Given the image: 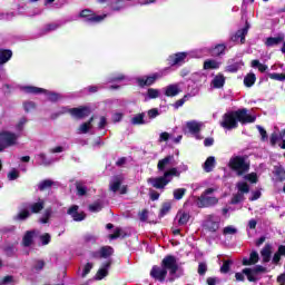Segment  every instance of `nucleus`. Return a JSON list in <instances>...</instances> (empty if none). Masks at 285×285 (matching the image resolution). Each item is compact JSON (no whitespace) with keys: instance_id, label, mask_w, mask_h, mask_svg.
Segmentation results:
<instances>
[{"instance_id":"obj_46","label":"nucleus","mask_w":285,"mask_h":285,"mask_svg":"<svg viewBox=\"0 0 285 285\" xmlns=\"http://www.w3.org/2000/svg\"><path fill=\"white\" fill-rule=\"evenodd\" d=\"M45 267H46V262L43 259H38L33 265V271H37V273H39L40 271H43Z\"/></svg>"},{"instance_id":"obj_59","label":"nucleus","mask_w":285,"mask_h":285,"mask_svg":"<svg viewBox=\"0 0 285 285\" xmlns=\"http://www.w3.org/2000/svg\"><path fill=\"white\" fill-rule=\"evenodd\" d=\"M78 213H79V206H77V205H72L67 210V214L71 215V217H73V215H77Z\"/></svg>"},{"instance_id":"obj_19","label":"nucleus","mask_w":285,"mask_h":285,"mask_svg":"<svg viewBox=\"0 0 285 285\" xmlns=\"http://www.w3.org/2000/svg\"><path fill=\"white\" fill-rule=\"evenodd\" d=\"M220 66H222V62L215 59H207L204 61L203 68L205 70H219Z\"/></svg>"},{"instance_id":"obj_7","label":"nucleus","mask_w":285,"mask_h":285,"mask_svg":"<svg viewBox=\"0 0 285 285\" xmlns=\"http://www.w3.org/2000/svg\"><path fill=\"white\" fill-rule=\"evenodd\" d=\"M163 77H164V71H158L149 76L139 77L136 79V82L138 83L139 88H146V87L153 86L154 83L159 81V79H161Z\"/></svg>"},{"instance_id":"obj_48","label":"nucleus","mask_w":285,"mask_h":285,"mask_svg":"<svg viewBox=\"0 0 285 285\" xmlns=\"http://www.w3.org/2000/svg\"><path fill=\"white\" fill-rule=\"evenodd\" d=\"M104 277H108V269L100 268L96 274V279L101 281Z\"/></svg>"},{"instance_id":"obj_15","label":"nucleus","mask_w":285,"mask_h":285,"mask_svg":"<svg viewBox=\"0 0 285 285\" xmlns=\"http://www.w3.org/2000/svg\"><path fill=\"white\" fill-rule=\"evenodd\" d=\"M181 92V89H179V85L173 83L165 88V97H177Z\"/></svg>"},{"instance_id":"obj_4","label":"nucleus","mask_w":285,"mask_h":285,"mask_svg":"<svg viewBox=\"0 0 285 285\" xmlns=\"http://www.w3.org/2000/svg\"><path fill=\"white\" fill-rule=\"evenodd\" d=\"M228 168L233 173H236L237 177L246 175L250 170V161L248 160V155L234 156L228 161Z\"/></svg>"},{"instance_id":"obj_43","label":"nucleus","mask_w":285,"mask_h":285,"mask_svg":"<svg viewBox=\"0 0 285 285\" xmlns=\"http://www.w3.org/2000/svg\"><path fill=\"white\" fill-rule=\"evenodd\" d=\"M269 79H273L274 81H285V73H268Z\"/></svg>"},{"instance_id":"obj_29","label":"nucleus","mask_w":285,"mask_h":285,"mask_svg":"<svg viewBox=\"0 0 285 285\" xmlns=\"http://www.w3.org/2000/svg\"><path fill=\"white\" fill-rule=\"evenodd\" d=\"M173 161V156H167L163 159H160L157 164V168L160 173H164L166 170V166H168Z\"/></svg>"},{"instance_id":"obj_20","label":"nucleus","mask_w":285,"mask_h":285,"mask_svg":"<svg viewBox=\"0 0 285 285\" xmlns=\"http://www.w3.org/2000/svg\"><path fill=\"white\" fill-rule=\"evenodd\" d=\"M35 230H27L23 238H22V244L26 248H29V246H32V242H35Z\"/></svg>"},{"instance_id":"obj_13","label":"nucleus","mask_w":285,"mask_h":285,"mask_svg":"<svg viewBox=\"0 0 285 285\" xmlns=\"http://www.w3.org/2000/svg\"><path fill=\"white\" fill-rule=\"evenodd\" d=\"M186 57H188L187 52H177L169 56L167 61L169 66H179V63H184V61H186Z\"/></svg>"},{"instance_id":"obj_53","label":"nucleus","mask_w":285,"mask_h":285,"mask_svg":"<svg viewBox=\"0 0 285 285\" xmlns=\"http://www.w3.org/2000/svg\"><path fill=\"white\" fill-rule=\"evenodd\" d=\"M23 108L27 112H30V110H35V108H37V104L33 101H28L23 104Z\"/></svg>"},{"instance_id":"obj_49","label":"nucleus","mask_w":285,"mask_h":285,"mask_svg":"<svg viewBox=\"0 0 285 285\" xmlns=\"http://www.w3.org/2000/svg\"><path fill=\"white\" fill-rule=\"evenodd\" d=\"M207 271H208V265H206V263L198 264V275L204 276L206 275Z\"/></svg>"},{"instance_id":"obj_28","label":"nucleus","mask_w":285,"mask_h":285,"mask_svg":"<svg viewBox=\"0 0 285 285\" xmlns=\"http://www.w3.org/2000/svg\"><path fill=\"white\" fill-rule=\"evenodd\" d=\"M52 186H55V181L50 179H45L38 184V189L40 190V193H43V190H50Z\"/></svg>"},{"instance_id":"obj_18","label":"nucleus","mask_w":285,"mask_h":285,"mask_svg":"<svg viewBox=\"0 0 285 285\" xmlns=\"http://www.w3.org/2000/svg\"><path fill=\"white\" fill-rule=\"evenodd\" d=\"M225 52H226L225 43H218L209 50V55L212 57H222V55H224Z\"/></svg>"},{"instance_id":"obj_39","label":"nucleus","mask_w":285,"mask_h":285,"mask_svg":"<svg viewBox=\"0 0 285 285\" xmlns=\"http://www.w3.org/2000/svg\"><path fill=\"white\" fill-rule=\"evenodd\" d=\"M238 193H242V195H246L250 193V186H248V183H237Z\"/></svg>"},{"instance_id":"obj_52","label":"nucleus","mask_w":285,"mask_h":285,"mask_svg":"<svg viewBox=\"0 0 285 285\" xmlns=\"http://www.w3.org/2000/svg\"><path fill=\"white\" fill-rule=\"evenodd\" d=\"M282 139L277 132H273L269 138L271 146H277V141Z\"/></svg>"},{"instance_id":"obj_60","label":"nucleus","mask_w":285,"mask_h":285,"mask_svg":"<svg viewBox=\"0 0 285 285\" xmlns=\"http://www.w3.org/2000/svg\"><path fill=\"white\" fill-rule=\"evenodd\" d=\"M27 124H28V118L22 117L17 125V130L19 131L23 130V126H26Z\"/></svg>"},{"instance_id":"obj_51","label":"nucleus","mask_w":285,"mask_h":285,"mask_svg":"<svg viewBox=\"0 0 285 285\" xmlns=\"http://www.w3.org/2000/svg\"><path fill=\"white\" fill-rule=\"evenodd\" d=\"M237 233V228L233 226H227L223 229V235H235Z\"/></svg>"},{"instance_id":"obj_36","label":"nucleus","mask_w":285,"mask_h":285,"mask_svg":"<svg viewBox=\"0 0 285 285\" xmlns=\"http://www.w3.org/2000/svg\"><path fill=\"white\" fill-rule=\"evenodd\" d=\"M52 217V209L47 208L42 215V217L39 219L40 224H48L50 222V218Z\"/></svg>"},{"instance_id":"obj_44","label":"nucleus","mask_w":285,"mask_h":285,"mask_svg":"<svg viewBox=\"0 0 285 285\" xmlns=\"http://www.w3.org/2000/svg\"><path fill=\"white\" fill-rule=\"evenodd\" d=\"M76 189H77V195H79V197H83L88 193V188L85 186H81V184L79 183L76 184Z\"/></svg>"},{"instance_id":"obj_17","label":"nucleus","mask_w":285,"mask_h":285,"mask_svg":"<svg viewBox=\"0 0 285 285\" xmlns=\"http://www.w3.org/2000/svg\"><path fill=\"white\" fill-rule=\"evenodd\" d=\"M261 255L264 264H268V262H271V255H273V246H271V244H266L261 250Z\"/></svg>"},{"instance_id":"obj_32","label":"nucleus","mask_w":285,"mask_h":285,"mask_svg":"<svg viewBox=\"0 0 285 285\" xmlns=\"http://www.w3.org/2000/svg\"><path fill=\"white\" fill-rule=\"evenodd\" d=\"M250 67H252V68H257V70H258L259 72H265V71L268 70V66H266V65L259 62L258 59L252 60Z\"/></svg>"},{"instance_id":"obj_1","label":"nucleus","mask_w":285,"mask_h":285,"mask_svg":"<svg viewBox=\"0 0 285 285\" xmlns=\"http://www.w3.org/2000/svg\"><path fill=\"white\" fill-rule=\"evenodd\" d=\"M256 119L257 117L248 114L247 108H240L238 110L225 112L220 126L225 130H235L236 128H239V124H242V126H246V124H255Z\"/></svg>"},{"instance_id":"obj_41","label":"nucleus","mask_w":285,"mask_h":285,"mask_svg":"<svg viewBox=\"0 0 285 285\" xmlns=\"http://www.w3.org/2000/svg\"><path fill=\"white\" fill-rule=\"evenodd\" d=\"M147 97H148V99H158V97H159V89L149 88L147 90Z\"/></svg>"},{"instance_id":"obj_50","label":"nucleus","mask_w":285,"mask_h":285,"mask_svg":"<svg viewBox=\"0 0 285 285\" xmlns=\"http://www.w3.org/2000/svg\"><path fill=\"white\" fill-rule=\"evenodd\" d=\"M240 68L239 62H235L226 67L227 72H237Z\"/></svg>"},{"instance_id":"obj_45","label":"nucleus","mask_w":285,"mask_h":285,"mask_svg":"<svg viewBox=\"0 0 285 285\" xmlns=\"http://www.w3.org/2000/svg\"><path fill=\"white\" fill-rule=\"evenodd\" d=\"M102 208H104V206H101V203H99V202H96V203L89 205L90 213H99V212H101Z\"/></svg>"},{"instance_id":"obj_12","label":"nucleus","mask_w":285,"mask_h":285,"mask_svg":"<svg viewBox=\"0 0 285 285\" xmlns=\"http://www.w3.org/2000/svg\"><path fill=\"white\" fill-rule=\"evenodd\" d=\"M203 227L209 233H217V230H219V222L215 220L214 215H208L203 224Z\"/></svg>"},{"instance_id":"obj_58","label":"nucleus","mask_w":285,"mask_h":285,"mask_svg":"<svg viewBox=\"0 0 285 285\" xmlns=\"http://www.w3.org/2000/svg\"><path fill=\"white\" fill-rule=\"evenodd\" d=\"M148 117H149V119H155V118L159 117V109H157V108L149 109Z\"/></svg>"},{"instance_id":"obj_61","label":"nucleus","mask_w":285,"mask_h":285,"mask_svg":"<svg viewBox=\"0 0 285 285\" xmlns=\"http://www.w3.org/2000/svg\"><path fill=\"white\" fill-rule=\"evenodd\" d=\"M252 272L256 275H259V273H266V267L262 265H256L254 268H252Z\"/></svg>"},{"instance_id":"obj_14","label":"nucleus","mask_w":285,"mask_h":285,"mask_svg":"<svg viewBox=\"0 0 285 285\" xmlns=\"http://www.w3.org/2000/svg\"><path fill=\"white\" fill-rule=\"evenodd\" d=\"M176 219H178V226H186L190 222V213L178 210Z\"/></svg>"},{"instance_id":"obj_30","label":"nucleus","mask_w":285,"mask_h":285,"mask_svg":"<svg viewBox=\"0 0 285 285\" xmlns=\"http://www.w3.org/2000/svg\"><path fill=\"white\" fill-rule=\"evenodd\" d=\"M215 168V157L209 156L204 164V170L205 173H213V169Z\"/></svg>"},{"instance_id":"obj_3","label":"nucleus","mask_w":285,"mask_h":285,"mask_svg":"<svg viewBox=\"0 0 285 285\" xmlns=\"http://www.w3.org/2000/svg\"><path fill=\"white\" fill-rule=\"evenodd\" d=\"M180 175L181 173H179L177 168L171 167L167 169L163 176L148 178L147 184H150L153 188H156L157 190H165L166 186L173 181L174 177H180Z\"/></svg>"},{"instance_id":"obj_25","label":"nucleus","mask_w":285,"mask_h":285,"mask_svg":"<svg viewBox=\"0 0 285 285\" xmlns=\"http://www.w3.org/2000/svg\"><path fill=\"white\" fill-rule=\"evenodd\" d=\"M29 208L33 215L39 214L43 208H46V202L39 200L37 203L30 204Z\"/></svg>"},{"instance_id":"obj_8","label":"nucleus","mask_w":285,"mask_h":285,"mask_svg":"<svg viewBox=\"0 0 285 285\" xmlns=\"http://www.w3.org/2000/svg\"><path fill=\"white\" fill-rule=\"evenodd\" d=\"M24 92H28L29 95H47L48 100L52 101L53 104L59 101L60 96L57 92H48V90L39 87H32V86H27L23 87Z\"/></svg>"},{"instance_id":"obj_40","label":"nucleus","mask_w":285,"mask_h":285,"mask_svg":"<svg viewBox=\"0 0 285 285\" xmlns=\"http://www.w3.org/2000/svg\"><path fill=\"white\" fill-rule=\"evenodd\" d=\"M230 264H233V261H224L223 265L220 266V273H223L224 275L230 273Z\"/></svg>"},{"instance_id":"obj_10","label":"nucleus","mask_w":285,"mask_h":285,"mask_svg":"<svg viewBox=\"0 0 285 285\" xmlns=\"http://www.w3.org/2000/svg\"><path fill=\"white\" fill-rule=\"evenodd\" d=\"M68 112L73 119H86V117H90V107L80 106L68 109Z\"/></svg>"},{"instance_id":"obj_57","label":"nucleus","mask_w":285,"mask_h":285,"mask_svg":"<svg viewBox=\"0 0 285 285\" xmlns=\"http://www.w3.org/2000/svg\"><path fill=\"white\" fill-rule=\"evenodd\" d=\"M83 240L86 244H95V242H97V237H95L92 234H87L85 235Z\"/></svg>"},{"instance_id":"obj_22","label":"nucleus","mask_w":285,"mask_h":285,"mask_svg":"<svg viewBox=\"0 0 285 285\" xmlns=\"http://www.w3.org/2000/svg\"><path fill=\"white\" fill-rule=\"evenodd\" d=\"M282 41H284V36L268 37L265 41V46L267 48H273L274 46H279Z\"/></svg>"},{"instance_id":"obj_27","label":"nucleus","mask_w":285,"mask_h":285,"mask_svg":"<svg viewBox=\"0 0 285 285\" xmlns=\"http://www.w3.org/2000/svg\"><path fill=\"white\" fill-rule=\"evenodd\" d=\"M92 121H95V116H91L87 122H82L79 127V130L82 135H88L90 128H92Z\"/></svg>"},{"instance_id":"obj_56","label":"nucleus","mask_w":285,"mask_h":285,"mask_svg":"<svg viewBox=\"0 0 285 285\" xmlns=\"http://www.w3.org/2000/svg\"><path fill=\"white\" fill-rule=\"evenodd\" d=\"M51 236L50 234L46 233L45 235L40 236V240L42 243V246H48L50 244Z\"/></svg>"},{"instance_id":"obj_47","label":"nucleus","mask_w":285,"mask_h":285,"mask_svg":"<svg viewBox=\"0 0 285 285\" xmlns=\"http://www.w3.org/2000/svg\"><path fill=\"white\" fill-rule=\"evenodd\" d=\"M28 217H30V210L23 209L18 214L17 219H20V222H23L28 219Z\"/></svg>"},{"instance_id":"obj_11","label":"nucleus","mask_w":285,"mask_h":285,"mask_svg":"<svg viewBox=\"0 0 285 285\" xmlns=\"http://www.w3.org/2000/svg\"><path fill=\"white\" fill-rule=\"evenodd\" d=\"M249 29L250 24L246 21L243 29H238L234 35H232L230 41L237 42L240 39V43H246V35H248Z\"/></svg>"},{"instance_id":"obj_54","label":"nucleus","mask_w":285,"mask_h":285,"mask_svg":"<svg viewBox=\"0 0 285 285\" xmlns=\"http://www.w3.org/2000/svg\"><path fill=\"white\" fill-rule=\"evenodd\" d=\"M8 179L10 181H14V179H19V171L17 169H12L11 171H9Z\"/></svg>"},{"instance_id":"obj_23","label":"nucleus","mask_w":285,"mask_h":285,"mask_svg":"<svg viewBox=\"0 0 285 285\" xmlns=\"http://www.w3.org/2000/svg\"><path fill=\"white\" fill-rule=\"evenodd\" d=\"M255 81H257V76L249 72L244 77L243 83L246 88H253V86H255Z\"/></svg>"},{"instance_id":"obj_37","label":"nucleus","mask_w":285,"mask_h":285,"mask_svg":"<svg viewBox=\"0 0 285 285\" xmlns=\"http://www.w3.org/2000/svg\"><path fill=\"white\" fill-rule=\"evenodd\" d=\"M186 188H177L174 190V199H176V202H179L181 199H184V196L186 195Z\"/></svg>"},{"instance_id":"obj_31","label":"nucleus","mask_w":285,"mask_h":285,"mask_svg":"<svg viewBox=\"0 0 285 285\" xmlns=\"http://www.w3.org/2000/svg\"><path fill=\"white\" fill-rule=\"evenodd\" d=\"M144 117H146V114L141 112L131 118L132 126H144L146 124V120H144Z\"/></svg>"},{"instance_id":"obj_21","label":"nucleus","mask_w":285,"mask_h":285,"mask_svg":"<svg viewBox=\"0 0 285 285\" xmlns=\"http://www.w3.org/2000/svg\"><path fill=\"white\" fill-rule=\"evenodd\" d=\"M226 83V77L223 76V73H218L214 77L213 81H212V86L213 88H224Z\"/></svg>"},{"instance_id":"obj_2","label":"nucleus","mask_w":285,"mask_h":285,"mask_svg":"<svg viewBox=\"0 0 285 285\" xmlns=\"http://www.w3.org/2000/svg\"><path fill=\"white\" fill-rule=\"evenodd\" d=\"M169 275H177V271H179V265L177 264V257L173 255H167L163 258L160 266L154 265L149 273L150 277L156 282H160L164 284L166 282V277Z\"/></svg>"},{"instance_id":"obj_38","label":"nucleus","mask_w":285,"mask_h":285,"mask_svg":"<svg viewBox=\"0 0 285 285\" xmlns=\"http://www.w3.org/2000/svg\"><path fill=\"white\" fill-rule=\"evenodd\" d=\"M120 188H121V178L117 176L115 180L110 183V190L112 193H117V190H119Z\"/></svg>"},{"instance_id":"obj_55","label":"nucleus","mask_w":285,"mask_h":285,"mask_svg":"<svg viewBox=\"0 0 285 285\" xmlns=\"http://www.w3.org/2000/svg\"><path fill=\"white\" fill-rule=\"evenodd\" d=\"M73 222H83V219H86V213L81 212V213H77L73 216H71Z\"/></svg>"},{"instance_id":"obj_9","label":"nucleus","mask_w":285,"mask_h":285,"mask_svg":"<svg viewBox=\"0 0 285 285\" xmlns=\"http://www.w3.org/2000/svg\"><path fill=\"white\" fill-rule=\"evenodd\" d=\"M80 19H86L89 23H101L106 19V14L97 16L90 9H83L79 13Z\"/></svg>"},{"instance_id":"obj_24","label":"nucleus","mask_w":285,"mask_h":285,"mask_svg":"<svg viewBox=\"0 0 285 285\" xmlns=\"http://www.w3.org/2000/svg\"><path fill=\"white\" fill-rule=\"evenodd\" d=\"M99 250L101 259H108V257H112V255H115V248H112V246H102Z\"/></svg>"},{"instance_id":"obj_5","label":"nucleus","mask_w":285,"mask_h":285,"mask_svg":"<svg viewBox=\"0 0 285 285\" xmlns=\"http://www.w3.org/2000/svg\"><path fill=\"white\" fill-rule=\"evenodd\" d=\"M215 193V188H207L200 196L196 199V205L198 208H210V206H216L219 204V199L217 197H210L208 195H213Z\"/></svg>"},{"instance_id":"obj_64","label":"nucleus","mask_w":285,"mask_h":285,"mask_svg":"<svg viewBox=\"0 0 285 285\" xmlns=\"http://www.w3.org/2000/svg\"><path fill=\"white\" fill-rule=\"evenodd\" d=\"M140 222H148V209H142L139 214Z\"/></svg>"},{"instance_id":"obj_6","label":"nucleus","mask_w":285,"mask_h":285,"mask_svg":"<svg viewBox=\"0 0 285 285\" xmlns=\"http://www.w3.org/2000/svg\"><path fill=\"white\" fill-rule=\"evenodd\" d=\"M19 136L12 131H0V153H3L6 148L17 145Z\"/></svg>"},{"instance_id":"obj_63","label":"nucleus","mask_w":285,"mask_h":285,"mask_svg":"<svg viewBox=\"0 0 285 285\" xmlns=\"http://www.w3.org/2000/svg\"><path fill=\"white\" fill-rule=\"evenodd\" d=\"M59 28V24L57 23H49L45 28V32H52Z\"/></svg>"},{"instance_id":"obj_16","label":"nucleus","mask_w":285,"mask_h":285,"mask_svg":"<svg viewBox=\"0 0 285 285\" xmlns=\"http://www.w3.org/2000/svg\"><path fill=\"white\" fill-rule=\"evenodd\" d=\"M259 262V254L256 250H253L249 254V258H243V266H253Z\"/></svg>"},{"instance_id":"obj_35","label":"nucleus","mask_w":285,"mask_h":285,"mask_svg":"<svg viewBox=\"0 0 285 285\" xmlns=\"http://www.w3.org/2000/svg\"><path fill=\"white\" fill-rule=\"evenodd\" d=\"M244 199H246V197L244 196V194L242 193H237V194H234V196L232 197L230 199V204L233 206H237V204H242V202H244Z\"/></svg>"},{"instance_id":"obj_33","label":"nucleus","mask_w":285,"mask_h":285,"mask_svg":"<svg viewBox=\"0 0 285 285\" xmlns=\"http://www.w3.org/2000/svg\"><path fill=\"white\" fill-rule=\"evenodd\" d=\"M187 128L193 135H197V132L202 130V126H199L197 121H188Z\"/></svg>"},{"instance_id":"obj_34","label":"nucleus","mask_w":285,"mask_h":285,"mask_svg":"<svg viewBox=\"0 0 285 285\" xmlns=\"http://www.w3.org/2000/svg\"><path fill=\"white\" fill-rule=\"evenodd\" d=\"M243 275H246L248 282H257V277H255V275H257L255 272H253V268H244L243 269Z\"/></svg>"},{"instance_id":"obj_42","label":"nucleus","mask_w":285,"mask_h":285,"mask_svg":"<svg viewBox=\"0 0 285 285\" xmlns=\"http://www.w3.org/2000/svg\"><path fill=\"white\" fill-rule=\"evenodd\" d=\"M244 179H246V181H249V184H257V173L247 174L244 176Z\"/></svg>"},{"instance_id":"obj_62","label":"nucleus","mask_w":285,"mask_h":285,"mask_svg":"<svg viewBox=\"0 0 285 285\" xmlns=\"http://www.w3.org/2000/svg\"><path fill=\"white\" fill-rule=\"evenodd\" d=\"M92 271V263H87L82 271V277H86Z\"/></svg>"},{"instance_id":"obj_26","label":"nucleus","mask_w":285,"mask_h":285,"mask_svg":"<svg viewBox=\"0 0 285 285\" xmlns=\"http://www.w3.org/2000/svg\"><path fill=\"white\" fill-rule=\"evenodd\" d=\"M171 209H173V204H170V202L163 203L158 214L159 219L166 217V215H168Z\"/></svg>"}]
</instances>
